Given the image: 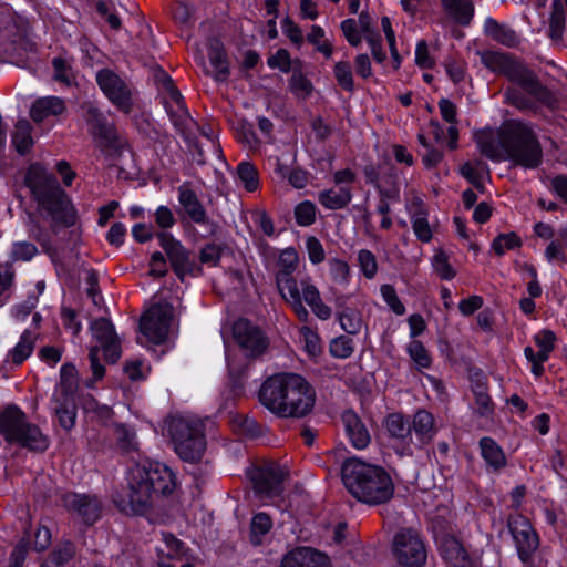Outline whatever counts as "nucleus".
Returning <instances> with one entry per match:
<instances>
[{"instance_id":"1","label":"nucleus","mask_w":567,"mask_h":567,"mask_svg":"<svg viewBox=\"0 0 567 567\" xmlns=\"http://www.w3.org/2000/svg\"><path fill=\"white\" fill-rule=\"evenodd\" d=\"M480 152L487 158L512 161L525 168H536L542 163L543 152L533 131L520 122L505 123L497 134L491 130L475 133Z\"/></svg>"},{"instance_id":"2","label":"nucleus","mask_w":567,"mask_h":567,"mask_svg":"<svg viewBox=\"0 0 567 567\" xmlns=\"http://www.w3.org/2000/svg\"><path fill=\"white\" fill-rule=\"evenodd\" d=\"M315 388L301 374L276 373L267 378L259 390L260 403L272 414L284 419H302L316 404Z\"/></svg>"},{"instance_id":"3","label":"nucleus","mask_w":567,"mask_h":567,"mask_svg":"<svg viewBox=\"0 0 567 567\" xmlns=\"http://www.w3.org/2000/svg\"><path fill=\"white\" fill-rule=\"evenodd\" d=\"M174 473L158 462L136 464L130 470L128 491L114 497L116 507L126 515H145L158 495L175 488Z\"/></svg>"},{"instance_id":"4","label":"nucleus","mask_w":567,"mask_h":567,"mask_svg":"<svg viewBox=\"0 0 567 567\" xmlns=\"http://www.w3.org/2000/svg\"><path fill=\"white\" fill-rule=\"evenodd\" d=\"M298 261L299 257L293 248H287L279 255L276 282L281 297L292 307L300 320L306 321L309 317L303 302L320 320L329 319L332 310L322 301L312 279L309 276H303L299 280L292 277Z\"/></svg>"},{"instance_id":"5","label":"nucleus","mask_w":567,"mask_h":567,"mask_svg":"<svg viewBox=\"0 0 567 567\" xmlns=\"http://www.w3.org/2000/svg\"><path fill=\"white\" fill-rule=\"evenodd\" d=\"M25 185L38 204L40 215L50 221L54 234L76 225L75 208L52 174L40 165H32L25 175Z\"/></svg>"},{"instance_id":"6","label":"nucleus","mask_w":567,"mask_h":567,"mask_svg":"<svg viewBox=\"0 0 567 567\" xmlns=\"http://www.w3.org/2000/svg\"><path fill=\"white\" fill-rule=\"evenodd\" d=\"M342 481L355 498L370 505L388 502L394 492L393 482L382 467L355 457L344 462Z\"/></svg>"},{"instance_id":"7","label":"nucleus","mask_w":567,"mask_h":567,"mask_svg":"<svg viewBox=\"0 0 567 567\" xmlns=\"http://www.w3.org/2000/svg\"><path fill=\"white\" fill-rule=\"evenodd\" d=\"M168 433L174 449L182 460L196 462L202 458L206 441L202 423L198 420L174 416L168 422Z\"/></svg>"},{"instance_id":"8","label":"nucleus","mask_w":567,"mask_h":567,"mask_svg":"<svg viewBox=\"0 0 567 567\" xmlns=\"http://www.w3.org/2000/svg\"><path fill=\"white\" fill-rule=\"evenodd\" d=\"M0 433L8 442L18 443L33 451H44L49 443L47 436L17 406H8L0 415Z\"/></svg>"},{"instance_id":"9","label":"nucleus","mask_w":567,"mask_h":567,"mask_svg":"<svg viewBox=\"0 0 567 567\" xmlns=\"http://www.w3.org/2000/svg\"><path fill=\"white\" fill-rule=\"evenodd\" d=\"M90 330L92 339L96 342L91 347L89 358L94 380H100L104 375V367L100 363V350L109 362H116L121 357V341L115 332L112 322L105 318L94 320Z\"/></svg>"},{"instance_id":"10","label":"nucleus","mask_w":567,"mask_h":567,"mask_svg":"<svg viewBox=\"0 0 567 567\" xmlns=\"http://www.w3.org/2000/svg\"><path fill=\"white\" fill-rule=\"evenodd\" d=\"M482 63L493 72L505 74L525 90L536 94L539 87L534 74L506 53L486 51L481 54Z\"/></svg>"},{"instance_id":"11","label":"nucleus","mask_w":567,"mask_h":567,"mask_svg":"<svg viewBox=\"0 0 567 567\" xmlns=\"http://www.w3.org/2000/svg\"><path fill=\"white\" fill-rule=\"evenodd\" d=\"M172 322L173 307L168 303H156L142 316L140 330L148 341L159 344L167 339Z\"/></svg>"},{"instance_id":"12","label":"nucleus","mask_w":567,"mask_h":567,"mask_svg":"<svg viewBox=\"0 0 567 567\" xmlns=\"http://www.w3.org/2000/svg\"><path fill=\"white\" fill-rule=\"evenodd\" d=\"M393 555L405 567H420L426 560L423 539L414 529H402L393 538Z\"/></svg>"},{"instance_id":"13","label":"nucleus","mask_w":567,"mask_h":567,"mask_svg":"<svg viewBox=\"0 0 567 567\" xmlns=\"http://www.w3.org/2000/svg\"><path fill=\"white\" fill-rule=\"evenodd\" d=\"M507 528L516 546L518 557L523 563L528 564L539 546V539L535 529L529 520L520 514H514L508 517Z\"/></svg>"},{"instance_id":"14","label":"nucleus","mask_w":567,"mask_h":567,"mask_svg":"<svg viewBox=\"0 0 567 567\" xmlns=\"http://www.w3.org/2000/svg\"><path fill=\"white\" fill-rule=\"evenodd\" d=\"M96 81L106 97L122 112L130 113L133 92L128 83L109 69L97 72Z\"/></svg>"},{"instance_id":"15","label":"nucleus","mask_w":567,"mask_h":567,"mask_svg":"<svg viewBox=\"0 0 567 567\" xmlns=\"http://www.w3.org/2000/svg\"><path fill=\"white\" fill-rule=\"evenodd\" d=\"M286 471L276 463L254 467L249 471V477L255 491L267 498L280 495Z\"/></svg>"},{"instance_id":"16","label":"nucleus","mask_w":567,"mask_h":567,"mask_svg":"<svg viewBox=\"0 0 567 567\" xmlns=\"http://www.w3.org/2000/svg\"><path fill=\"white\" fill-rule=\"evenodd\" d=\"M233 337L249 357H258L268 347L267 339L259 327L247 319H238L233 326Z\"/></svg>"},{"instance_id":"17","label":"nucleus","mask_w":567,"mask_h":567,"mask_svg":"<svg viewBox=\"0 0 567 567\" xmlns=\"http://www.w3.org/2000/svg\"><path fill=\"white\" fill-rule=\"evenodd\" d=\"M157 238L179 278L183 279L185 275H193L198 270L196 265L189 259L188 251L172 235L159 233Z\"/></svg>"},{"instance_id":"18","label":"nucleus","mask_w":567,"mask_h":567,"mask_svg":"<svg viewBox=\"0 0 567 567\" xmlns=\"http://www.w3.org/2000/svg\"><path fill=\"white\" fill-rule=\"evenodd\" d=\"M62 503L86 524L95 523L102 513V503L95 495L68 493L62 497Z\"/></svg>"},{"instance_id":"19","label":"nucleus","mask_w":567,"mask_h":567,"mask_svg":"<svg viewBox=\"0 0 567 567\" xmlns=\"http://www.w3.org/2000/svg\"><path fill=\"white\" fill-rule=\"evenodd\" d=\"M157 551L161 557L159 567H194L188 559L184 560L186 551L183 544L172 534H163V544Z\"/></svg>"},{"instance_id":"20","label":"nucleus","mask_w":567,"mask_h":567,"mask_svg":"<svg viewBox=\"0 0 567 567\" xmlns=\"http://www.w3.org/2000/svg\"><path fill=\"white\" fill-rule=\"evenodd\" d=\"M208 59L209 66L205 64L203 58H199L204 73L210 75L217 82H225L229 76V63L219 41H209Z\"/></svg>"},{"instance_id":"21","label":"nucleus","mask_w":567,"mask_h":567,"mask_svg":"<svg viewBox=\"0 0 567 567\" xmlns=\"http://www.w3.org/2000/svg\"><path fill=\"white\" fill-rule=\"evenodd\" d=\"M86 121L92 126V134L101 146H116L117 134L114 126L106 123L103 114L93 105L87 106Z\"/></svg>"},{"instance_id":"22","label":"nucleus","mask_w":567,"mask_h":567,"mask_svg":"<svg viewBox=\"0 0 567 567\" xmlns=\"http://www.w3.org/2000/svg\"><path fill=\"white\" fill-rule=\"evenodd\" d=\"M437 545L442 557L454 567H470L471 560L467 551L453 536L437 538Z\"/></svg>"},{"instance_id":"23","label":"nucleus","mask_w":567,"mask_h":567,"mask_svg":"<svg viewBox=\"0 0 567 567\" xmlns=\"http://www.w3.org/2000/svg\"><path fill=\"white\" fill-rule=\"evenodd\" d=\"M342 422L344 424L346 433L355 449L362 450L369 445L371 440L370 433L354 412H344L342 415Z\"/></svg>"},{"instance_id":"24","label":"nucleus","mask_w":567,"mask_h":567,"mask_svg":"<svg viewBox=\"0 0 567 567\" xmlns=\"http://www.w3.org/2000/svg\"><path fill=\"white\" fill-rule=\"evenodd\" d=\"M65 111L64 101L58 96H44L35 100L30 109L31 118L37 122H43L50 116H56Z\"/></svg>"},{"instance_id":"25","label":"nucleus","mask_w":567,"mask_h":567,"mask_svg":"<svg viewBox=\"0 0 567 567\" xmlns=\"http://www.w3.org/2000/svg\"><path fill=\"white\" fill-rule=\"evenodd\" d=\"M51 404L60 425L66 431L71 430L76 419L74 395H61L60 398L52 395Z\"/></svg>"},{"instance_id":"26","label":"nucleus","mask_w":567,"mask_h":567,"mask_svg":"<svg viewBox=\"0 0 567 567\" xmlns=\"http://www.w3.org/2000/svg\"><path fill=\"white\" fill-rule=\"evenodd\" d=\"M352 199L348 186L328 188L318 194V202L327 209L338 210L344 208Z\"/></svg>"},{"instance_id":"27","label":"nucleus","mask_w":567,"mask_h":567,"mask_svg":"<svg viewBox=\"0 0 567 567\" xmlns=\"http://www.w3.org/2000/svg\"><path fill=\"white\" fill-rule=\"evenodd\" d=\"M178 200L188 217L196 224L207 223V214L193 190L185 187L178 189Z\"/></svg>"},{"instance_id":"28","label":"nucleus","mask_w":567,"mask_h":567,"mask_svg":"<svg viewBox=\"0 0 567 567\" xmlns=\"http://www.w3.org/2000/svg\"><path fill=\"white\" fill-rule=\"evenodd\" d=\"M481 456L486 465L494 471H499L506 465V456L503 449L491 437H483L480 441Z\"/></svg>"},{"instance_id":"29","label":"nucleus","mask_w":567,"mask_h":567,"mask_svg":"<svg viewBox=\"0 0 567 567\" xmlns=\"http://www.w3.org/2000/svg\"><path fill=\"white\" fill-rule=\"evenodd\" d=\"M443 10L455 22L467 25L474 14L471 0H441Z\"/></svg>"},{"instance_id":"30","label":"nucleus","mask_w":567,"mask_h":567,"mask_svg":"<svg viewBox=\"0 0 567 567\" xmlns=\"http://www.w3.org/2000/svg\"><path fill=\"white\" fill-rule=\"evenodd\" d=\"M412 427L420 444L429 443L436 433L434 416L425 410L414 414Z\"/></svg>"},{"instance_id":"31","label":"nucleus","mask_w":567,"mask_h":567,"mask_svg":"<svg viewBox=\"0 0 567 567\" xmlns=\"http://www.w3.org/2000/svg\"><path fill=\"white\" fill-rule=\"evenodd\" d=\"M385 427L391 437L403 444L412 443L411 424L403 415L390 414L385 420Z\"/></svg>"},{"instance_id":"32","label":"nucleus","mask_w":567,"mask_h":567,"mask_svg":"<svg viewBox=\"0 0 567 567\" xmlns=\"http://www.w3.org/2000/svg\"><path fill=\"white\" fill-rule=\"evenodd\" d=\"M12 143L20 154H25L33 145L32 126L25 118L19 120L12 135Z\"/></svg>"},{"instance_id":"33","label":"nucleus","mask_w":567,"mask_h":567,"mask_svg":"<svg viewBox=\"0 0 567 567\" xmlns=\"http://www.w3.org/2000/svg\"><path fill=\"white\" fill-rule=\"evenodd\" d=\"M35 339H37L35 330H32V329L24 330V332L21 334L20 340L17 343V346L9 353L13 363L20 364L27 358L30 357V354L33 351V346H34Z\"/></svg>"},{"instance_id":"34","label":"nucleus","mask_w":567,"mask_h":567,"mask_svg":"<svg viewBox=\"0 0 567 567\" xmlns=\"http://www.w3.org/2000/svg\"><path fill=\"white\" fill-rule=\"evenodd\" d=\"M78 388L76 369L74 365L65 364L61 368V381L54 389L53 395H74Z\"/></svg>"},{"instance_id":"35","label":"nucleus","mask_w":567,"mask_h":567,"mask_svg":"<svg viewBox=\"0 0 567 567\" xmlns=\"http://www.w3.org/2000/svg\"><path fill=\"white\" fill-rule=\"evenodd\" d=\"M272 528V520L266 513H258L252 517L250 525V540L254 545H260L264 536Z\"/></svg>"},{"instance_id":"36","label":"nucleus","mask_w":567,"mask_h":567,"mask_svg":"<svg viewBox=\"0 0 567 567\" xmlns=\"http://www.w3.org/2000/svg\"><path fill=\"white\" fill-rule=\"evenodd\" d=\"M291 92L298 97H307L311 94L313 86L310 80L303 74L301 65L293 66L292 75L289 80Z\"/></svg>"},{"instance_id":"37","label":"nucleus","mask_w":567,"mask_h":567,"mask_svg":"<svg viewBox=\"0 0 567 567\" xmlns=\"http://www.w3.org/2000/svg\"><path fill=\"white\" fill-rule=\"evenodd\" d=\"M565 30V12L561 0L553 1V11L549 19V37L559 40Z\"/></svg>"},{"instance_id":"38","label":"nucleus","mask_w":567,"mask_h":567,"mask_svg":"<svg viewBox=\"0 0 567 567\" xmlns=\"http://www.w3.org/2000/svg\"><path fill=\"white\" fill-rule=\"evenodd\" d=\"M75 554V547L71 542L60 543L43 564H50V567H59L68 563Z\"/></svg>"},{"instance_id":"39","label":"nucleus","mask_w":567,"mask_h":567,"mask_svg":"<svg viewBox=\"0 0 567 567\" xmlns=\"http://www.w3.org/2000/svg\"><path fill=\"white\" fill-rule=\"evenodd\" d=\"M237 178L248 192H254L258 188V172L250 162H241L237 166Z\"/></svg>"},{"instance_id":"40","label":"nucleus","mask_w":567,"mask_h":567,"mask_svg":"<svg viewBox=\"0 0 567 567\" xmlns=\"http://www.w3.org/2000/svg\"><path fill=\"white\" fill-rule=\"evenodd\" d=\"M267 64L270 69H278L282 73H288L292 71L293 66L301 65V62L300 60L292 61L288 50L279 49L268 58Z\"/></svg>"},{"instance_id":"41","label":"nucleus","mask_w":567,"mask_h":567,"mask_svg":"<svg viewBox=\"0 0 567 567\" xmlns=\"http://www.w3.org/2000/svg\"><path fill=\"white\" fill-rule=\"evenodd\" d=\"M341 328L349 334H358L362 328L361 313L351 308H347L339 313Z\"/></svg>"},{"instance_id":"42","label":"nucleus","mask_w":567,"mask_h":567,"mask_svg":"<svg viewBox=\"0 0 567 567\" xmlns=\"http://www.w3.org/2000/svg\"><path fill=\"white\" fill-rule=\"evenodd\" d=\"M333 75L337 83L346 91L351 92L354 89L353 73L350 62L339 61L333 66Z\"/></svg>"},{"instance_id":"43","label":"nucleus","mask_w":567,"mask_h":567,"mask_svg":"<svg viewBox=\"0 0 567 567\" xmlns=\"http://www.w3.org/2000/svg\"><path fill=\"white\" fill-rule=\"evenodd\" d=\"M412 228L419 240L429 243L432 239V230L422 207L412 216Z\"/></svg>"},{"instance_id":"44","label":"nucleus","mask_w":567,"mask_h":567,"mask_svg":"<svg viewBox=\"0 0 567 567\" xmlns=\"http://www.w3.org/2000/svg\"><path fill=\"white\" fill-rule=\"evenodd\" d=\"M432 267L434 272L443 280H451L455 277L456 271L449 262V257L443 250H439L432 258Z\"/></svg>"},{"instance_id":"45","label":"nucleus","mask_w":567,"mask_h":567,"mask_svg":"<svg viewBox=\"0 0 567 567\" xmlns=\"http://www.w3.org/2000/svg\"><path fill=\"white\" fill-rule=\"evenodd\" d=\"M534 341L539 348L538 360H548L549 353L555 347L556 336L551 330H540L535 334Z\"/></svg>"},{"instance_id":"46","label":"nucleus","mask_w":567,"mask_h":567,"mask_svg":"<svg viewBox=\"0 0 567 567\" xmlns=\"http://www.w3.org/2000/svg\"><path fill=\"white\" fill-rule=\"evenodd\" d=\"M115 435L117 444L123 451L131 452L137 450L138 442L136 440V433L132 429L118 424L115 427Z\"/></svg>"},{"instance_id":"47","label":"nucleus","mask_w":567,"mask_h":567,"mask_svg":"<svg viewBox=\"0 0 567 567\" xmlns=\"http://www.w3.org/2000/svg\"><path fill=\"white\" fill-rule=\"evenodd\" d=\"M329 350L332 357L347 359L351 357L354 351L353 341L346 336L337 337L330 342Z\"/></svg>"},{"instance_id":"48","label":"nucleus","mask_w":567,"mask_h":567,"mask_svg":"<svg viewBox=\"0 0 567 567\" xmlns=\"http://www.w3.org/2000/svg\"><path fill=\"white\" fill-rule=\"evenodd\" d=\"M317 208L313 203L305 200L295 208L296 221L299 226H310L316 220Z\"/></svg>"},{"instance_id":"49","label":"nucleus","mask_w":567,"mask_h":567,"mask_svg":"<svg viewBox=\"0 0 567 567\" xmlns=\"http://www.w3.org/2000/svg\"><path fill=\"white\" fill-rule=\"evenodd\" d=\"M408 352L411 359L420 369H425L431 365V358L429 355V352L426 351L421 341L412 340L408 344Z\"/></svg>"},{"instance_id":"50","label":"nucleus","mask_w":567,"mask_h":567,"mask_svg":"<svg viewBox=\"0 0 567 567\" xmlns=\"http://www.w3.org/2000/svg\"><path fill=\"white\" fill-rule=\"evenodd\" d=\"M520 246V239L515 233L501 234L492 244L494 251L498 256H503L507 250L515 249Z\"/></svg>"},{"instance_id":"51","label":"nucleus","mask_w":567,"mask_h":567,"mask_svg":"<svg viewBox=\"0 0 567 567\" xmlns=\"http://www.w3.org/2000/svg\"><path fill=\"white\" fill-rule=\"evenodd\" d=\"M38 254L35 245L29 241L13 243L11 249L12 261H30Z\"/></svg>"},{"instance_id":"52","label":"nucleus","mask_w":567,"mask_h":567,"mask_svg":"<svg viewBox=\"0 0 567 567\" xmlns=\"http://www.w3.org/2000/svg\"><path fill=\"white\" fill-rule=\"evenodd\" d=\"M475 395L476 411L481 416H487L493 412L491 398L487 394L486 386L484 384H476L473 388Z\"/></svg>"},{"instance_id":"53","label":"nucleus","mask_w":567,"mask_h":567,"mask_svg":"<svg viewBox=\"0 0 567 567\" xmlns=\"http://www.w3.org/2000/svg\"><path fill=\"white\" fill-rule=\"evenodd\" d=\"M380 292L385 303L395 315L402 316L403 313H405V307L398 297V293L393 286L388 284L382 285L380 288Z\"/></svg>"},{"instance_id":"54","label":"nucleus","mask_w":567,"mask_h":567,"mask_svg":"<svg viewBox=\"0 0 567 567\" xmlns=\"http://www.w3.org/2000/svg\"><path fill=\"white\" fill-rule=\"evenodd\" d=\"M358 261L365 278L372 279L377 275L378 262L375 256L370 250L361 249L358 252Z\"/></svg>"},{"instance_id":"55","label":"nucleus","mask_w":567,"mask_h":567,"mask_svg":"<svg viewBox=\"0 0 567 567\" xmlns=\"http://www.w3.org/2000/svg\"><path fill=\"white\" fill-rule=\"evenodd\" d=\"M349 266L341 259H331L329 261V274L331 279L339 285H347L349 281Z\"/></svg>"},{"instance_id":"56","label":"nucleus","mask_w":567,"mask_h":567,"mask_svg":"<svg viewBox=\"0 0 567 567\" xmlns=\"http://www.w3.org/2000/svg\"><path fill=\"white\" fill-rule=\"evenodd\" d=\"M281 29L284 34L298 48L303 43V33L298 24H296L289 17L281 21Z\"/></svg>"},{"instance_id":"57","label":"nucleus","mask_w":567,"mask_h":567,"mask_svg":"<svg viewBox=\"0 0 567 567\" xmlns=\"http://www.w3.org/2000/svg\"><path fill=\"white\" fill-rule=\"evenodd\" d=\"M52 64L54 69V80L70 85L72 83L73 76L71 68L66 61L61 58H54Z\"/></svg>"},{"instance_id":"58","label":"nucleus","mask_w":567,"mask_h":567,"mask_svg":"<svg viewBox=\"0 0 567 567\" xmlns=\"http://www.w3.org/2000/svg\"><path fill=\"white\" fill-rule=\"evenodd\" d=\"M300 334L303 338L306 349L309 354L317 355L321 352L320 338L317 332L311 330L309 327H302Z\"/></svg>"},{"instance_id":"59","label":"nucleus","mask_w":567,"mask_h":567,"mask_svg":"<svg viewBox=\"0 0 567 567\" xmlns=\"http://www.w3.org/2000/svg\"><path fill=\"white\" fill-rule=\"evenodd\" d=\"M306 248L309 260L313 264H320L324 260L326 254L322 244L316 237H309L306 240Z\"/></svg>"},{"instance_id":"60","label":"nucleus","mask_w":567,"mask_h":567,"mask_svg":"<svg viewBox=\"0 0 567 567\" xmlns=\"http://www.w3.org/2000/svg\"><path fill=\"white\" fill-rule=\"evenodd\" d=\"M341 30L343 32L347 41L353 45L358 47L361 42V35L358 28V23L354 19H347L341 22Z\"/></svg>"},{"instance_id":"61","label":"nucleus","mask_w":567,"mask_h":567,"mask_svg":"<svg viewBox=\"0 0 567 567\" xmlns=\"http://www.w3.org/2000/svg\"><path fill=\"white\" fill-rule=\"evenodd\" d=\"M461 174L466 179H468L474 186H478L481 184L483 167L482 163H471L467 162L461 167Z\"/></svg>"},{"instance_id":"62","label":"nucleus","mask_w":567,"mask_h":567,"mask_svg":"<svg viewBox=\"0 0 567 567\" xmlns=\"http://www.w3.org/2000/svg\"><path fill=\"white\" fill-rule=\"evenodd\" d=\"M302 554H307L309 556V561H307V566L309 567H331L330 559L327 555L321 551H318L311 547H301Z\"/></svg>"},{"instance_id":"63","label":"nucleus","mask_w":567,"mask_h":567,"mask_svg":"<svg viewBox=\"0 0 567 567\" xmlns=\"http://www.w3.org/2000/svg\"><path fill=\"white\" fill-rule=\"evenodd\" d=\"M61 317L63 324L66 329L71 330L74 336L79 334L82 330V324L76 318L74 310L63 307L61 309Z\"/></svg>"},{"instance_id":"64","label":"nucleus","mask_w":567,"mask_h":567,"mask_svg":"<svg viewBox=\"0 0 567 567\" xmlns=\"http://www.w3.org/2000/svg\"><path fill=\"white\" fill-rule=\"evenodd\" d=\"M301 547L291 550L285 556L281 563V567H302V564L309 561V556L302 554Z\"/></svg>"}]
</instances>
